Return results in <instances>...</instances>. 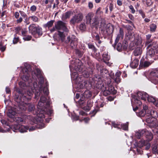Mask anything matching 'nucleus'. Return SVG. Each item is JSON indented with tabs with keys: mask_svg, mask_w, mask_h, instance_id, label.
<instances>
[{
	"mask_svg": "<svg viewBox=\"0 0 158 158\" xmlns=\"http://www.w3.org/2000/svg\"><path fill=\"white\" fill-rule=\"evenodd\" d=\"M32 76L33 78H35V76L36 77L39 81L38 85L36 82H35L33 83V87L30 86L29 87V90L27 91V94H24L23 91L20 90L19 89H17V92L19 93L18 96L16 95L14 98V100L16 102H20L21 104L20 106V107L23 110H25L26 107L24 106L23 104L26 103V102L31 100L33 93L35 91L37 92L35 94L34 98L38 99L39 98L40 93L38 91L41 90L44 87L43 85L44 82V79L42 75L40 70L38 69L36 70V71L33 72L32 73Z\"/></svg>",
	"mask_w": 158,
	"mask_h": 158,
	"instance_id": "1",
	"label": "nucleus"
},
{
	"mask_svg": "<svg viewBox=\"0 0 158 158\" xmlns=\"http://www.w3.org/2000/svg\"><path fill=\"white\" fill-rule=\"evenodd\" d=\"M129 9L131 10V12L132 14H134L135 12V10L134 9L133 6L132 5H130L129 6Z\"/></svg>",
	"mask_w": 158,
	"mask_h": 158,
	"instance_id": "60",
	"label": "nucleus"
},
{
	"mask_svg": "<svg viewBox=\"0 0 158 158\" xmlns=\"http://www.w3.org/2000/svg\"><path fill=\"white\" fill-rule=\"evenodd\" d=\"M114 48H116L117 50L118 51H120L122 49V45L121 43H118L117 45L114 44L113 46Z\"/></svg>",
	"mask_w": 158,
	"mask_h": 158,
	"instance_id": "34",
	"label": "nucleus"
},
{
	"mask_svg": "<svg viewBox=\"0 0 158 158\" xmlns=\"http://www.w3.org/2000/svg\"><path fill=\"white\" fill-rule=\"evenodd\" d=\"M156 28V26L155 24H152L150 26V31L152 32H155Z\"/></svg>",
	"mask_w": 158,
	"mask_h": 158,
	"instance_id": "35",
	"label": "nucleus"
},
{
	"mask_svg": "<svg viewBox=\"0 0 158 158\" xmlns=\"http://www.w3.org/2000/svg\"><path fill=\"white\" fill-rule=\"evenodd\" d=\"M16 113V110L14 108H11L8 110L7 114L9 117L13 118Z\"/></svg>",
	"mask_w": 158,
	"mask_h": 158,
	"instance_id": "15",
	"label": "nucleus"
},
{
	"mask_svg": "<svg viewBox=\"0 0 158 158\" xmlns=\"http://www.w3.org/2000/svg\"><path fill=\"white\" fill-rule=\"evenodd\" d=\"M46 101V98L45 97L41 96L37 106L38 111L37 112L35 111V113H34V115L38 117L37 118L38 120L39 118H40V121H42L43 118L45 117L44 113L45 112V109H46V107L48 106L47 104L46 106L45 104Z\"/></svg>",
	"mask_w": 158,
	"mask_h": 158,
	"instance_id": "2",
	"label": "nucleus"
},
{
	"mask_svg": "<svg viewBox=\"0 0 158 158\" xmlns=\"http://www.w3.org/2000/svg\"><path fill=\"white\" fill-rule=\"evenodd\" d=\"M143 135H144V133H143L142 130L139 131L136 133L135 135L136 137L138 139H139Z\"/></svg>",
	"mask_w": 158,
	"mask_h": 158,
	"instance_id": "36",
	"label": "nucleus"
},
{
	"mask_svg": "<svg viewBox=\"0 0 158 158\" xmlns=\"http://www.w3.org/2000/svg\"><path fill=\"white\" fill-rule=\"evenodd\" d=\"M22 78L23 80L26 81L29 79V77L28 75H27L26 74H24L22 77Z\"/></svg>",
	"mask_w": 158,
	"mask_h": 158,
	"instance_id": "49",
	"label": "nucleus"
},
{
	"mask_svg": "<svg viewBox=\"0 0 158 158\" xmlns=\"http://www.w3.org/2000/svg\"><path fill=\"white\" fill-rule=\"evenodd\" d=\"M152 151L154 154H158V145H154L152 148Z\"/></svg>",
	"mask_w": 158,
	"mask_h": 158,
	"instance_id": "38",
	"label": "nucleus"
},
{
	"mask_svg": "<svg viewBox=\"0 0 158 158\" xmlns=\"http://www.w3.org/2000/svg\"><path fill=\"white\" fill-rule=\"evenodd\" d=\"M88 6L89 9H91L93 7V3L91 2H89L88 4Z\"/></svg>",
	"mask_w": 158,
	"mask_h": 158,
	"instance_id": "62",
	"label": "nucleus"
},
{
	"mask_svg": "<svg viewBox=\"0 0 158 158\" xmlns=\"http://www.w3.org/2000/svg\"><path fill=\"white\" fill-rule=\"evenodd\" d=\"M45 112L44 113V115L45 114L47 113L48 115H50L52 114L53 112V110L51 109H48L47 110L46 108V109H45ZM44 115L45 116V115Z\"/></svg>",
	"mask_w": 158,
	"mask_h": 158,
	"instance_id": "43",
	"label": "nucleus"
},
{
	"mask_svg": "<svg viewBox=\"0 0 158 158\" xmlns=\"http://www.w3.org/2000/svg\"><path fill=\"white\" fill-rule=\"evenodd\" d=\"M142 52V50L139 48H135L134 51V53L135 56H137L140 55Z\"/></svg>",
	"mask_w": 158,
	"mask_h": 158,
	"instance_id": "26",
	"label": "nucleus"
},
{
	"mask_svg": "<svg viewBox=\"0 0 158 158\" xmlns=\"http://www.w3.org/2000/svg\"><path fill=\"white\" fill-rule=\"evenodd\" d=\"M155 54L154 50L152 48L149 49L147 52V55L150 57H152Z\"/></svg>",
	"mask_w": 158,
	"mask_h": 158,
	"instance_id": "27",
	"label": "nucleus"
},
{
	"mask_svg": "<svg viewBox=\"0 0 158 158\" xmlns=\"http://www.w3.org/2000/svg\"><path fill=\"white\" fill-rule=\"evenodd\" d=\"M54 20H51L48 22L46 24L44 25V27H45L49 28L52 26L53 25Z\"/></svg>",
	"mask_w": 158,
	"mask_h": 158,
	"instance_id": "32",
	"label": "nucleus"
},
{
	"mask_svg": "<svg viewBox=\"0 0 158 158\" xmlns=\"http://www.w3.org/2000/svg\"><path fill=\"white\" fill-rule=\"evenodd\" d=\"M86 23L89 24L93 27L97 28L100 23L101 19L97 16H94V14L92 12L89 13L85 16Z\"/></svg>",
	"mask_w": 158,
	"mask_h": 158,
	"instance_id": "3",
	"label": "nucleus"
},
{
	"mask_svg": "<svg viewBox=\"0 0 158 158\" xmlns=\"http://www.w3.org/2000/svg\"><path fill=\"white\" fill-rule=\"evenodd\" d=\"M101 9L100 7H98L96 11V14L100 15L102 14L103 12L101 10Z\"/></svg>",
	"mask_w": 158,
	"mask_h": 158,
	"instance_id": "55",
	"label": "nucleus"
},
{
	"mask_svg": "<svg viewBox=\"0 0 158 158\" xmlns=\"http://www.w3.org/2000/svg\"><path fill=\"white\" fill-rule=\"evenodd\" d=\"M153 127L152 131L154 133H156L158 134L157 132H155L154 130L156 131H158V120L157 119L155 120V122L152 124V127Z\"/></svg>",
	"mask_w": 158,
	"mask_h": 158,
	"instance_id": "19",
	"label": "nucleus"
},
{
	"mask_svg": "<svg viewBox=\"0 0 158 158\" xmlns=\"http://www.w3.org/2000/svg\"><path fill=\"white\" fill-rule=\"evenodd\" d=\"M83 15L81 13L75 15L71 19L70 21V24L74 25L76 23H80L83 19Z\"/></svg>",
	"mask_w": 158,
	"mask_h": 158,
	"instance_id": "10",
	"label": "nucleus"
},
{
	"mask_svg": "<svg viewBox=\"0 0 158 158\" xmlns=\"http://www.w3.org/2000/svg\"><path fill=\"white\" fill-rule=\"evenodd\" d=\"M31 38L32 37L31 36L27 35L25 36L23 38V39L25 41H29L31 39Z\"/></svg>",
	"mask_w": 158,
	"mask_h": 158,
	"instance_id": "45",
	"label": "nucleus"
},
{
	"mask_svg": "<svg viewBox=\"0 0 158 158\" xmlns=\"http://www.w3.org/2000/svg\"><path fill=\"white\" fill-rule=\"evenodd\" d=\"M143 133H144V135L145 136L148 141H151L153 138V135L150 131L146 129L142 130Z\"/></svg>",
	"mask_w": 158,
	"mask_h": 158,
	"instance_id": "14",
	"label": "nucleus"
},
{
	"mask_svg": "<svg viewBox=\"0 0 158 158\" xmlns=\"http://www.w3.org/2000/svg\"><path fill=\"white\" fill-rule=\"evenodd\" d=\"M88 46L89 48L92 49L94 52H95L96 51V49L93 45L89 44Z\"/></svg>",
	"mask_w": 158,
	"mask_h": 158,
	"instance_id": "47",
	"label": "nucleus"
},
{
	"mask_svg": "<svg viewBox=\"0 0 158 158\" xmlns=\"http://www.w3.org/2000/svg\"><path fill=\"white\" fill-rule=\"evenodd\" d=\"M151 64L150 62L147 61H144V62L140 61L139 66H143L144 67H148Z\"/></svg>",
	"mask_w": 158,
	"mask_h": 158,
	"instance_id": "28",
	"label": "nucleus"
},
{
	"mask_svg": "<svg viewBox=\"0 0 158 158\" xmlns=\"http://www.w3.org/2000/svg\"><path fill=\"white\" fill-rule=\"evenodd\" d=\"M30 18H29V17L28 18H26L24 20V22L26 23L27 25H28L30 23V22H29V19Z\"/></svg>",
	"mask_w": 158,
	"mask_h": 158,
	"instance_id": "57",
	"label": "nucleus"
},
{
	"mask_svg": "<svg viewBox=\"0 0 158 158\" xmlns=\"http://www.w3.org/2000/svg\"><path fill=\"white\" fill-rule=\"evenodd\" d=\"M89 73L85 70L82 72V75L84 77H89Z\"/></svg>",
	"mask_w": 158,
	"mask_h": 158,
	"instance_id": "48",
	"label": "nucleus"
},
{
	"mask_svg": "<svg viewBox=\"0 0 158 158\" xmlns=\"http://www.w3.org/2000/svg\"><path fill=\"white\" fill-rule=\"evenodd\" d=\"M23 18L21 17H20L19 18L16 20L17 23H20L23 21Z\"/></svg>",
	"mask_w": 158,
	"mask_h": 158,
	"instance_id": "63",
	"label": "nucleus"
},
{
	"mask_svg": "<svg viewBox=\"0 0 158 158\" xmlns=\"http://www.w3.org/2000/svg\"><path fill=\"white\" fill-rule=\"evenodd\" d=\"M29 18H30L33 22H37L38 21V18L35 15L30 16L29 17Z\"/></svg>",
	"mask_w": 158,
	"mask_h": 158,
	"instance_id": "42",
	"label": "nucleus"
},
{
	"mask_svg": "<svg viewBox=\"0 0 158 158\" xmlns=\"http://www.w3.org/2000/svg\"><path fill=\"white\" fill-rule=\"evenodd\" d=\"M145 141L144 140H141L139 141L138 143V146L140 148L142 147L145 144Z\"/></svg>",
	"mask_w": 158,
	"mask_h": 158,
	"instance_id": "40",
	"label": "nucleus"
},
{
	"mask_svg": "<svg viewBox=\"0 0 158 158\" xmlns=\"http://www.w3.org/2000/svg\"><path fill=\"white\" fill-rule=\"evenodd\" d=\"M22 70L24 74H27L28 73V70L26 68H22Z\"/></svg>",
	"mask_w": 158,
	"mask_h": 158,
	"instance_id": "53",
	"label": "nucleus"
},
{
	"mask_svg": "<svg viewBox=\"0 0 158 158\" xmlns=\"http://www.w3.org/2000/svg\"><path fill=\"white\" fill-rule=\"evenodd\" d=\"M28 29L29 32L33 35H35L36 33L39 35H41L42 34V29L36 27L34 24L30 25Z\"/></svg>",
	"mask_w": 158,
	"mask_h": 158,
	"instance_id": "9",
	"label": "nucleus"
},
{
	"mask_svg": "<svg viewBox=\"0 0 158 158\" xmlns=\"http://www.w3.org/2000/svg\"><path fill=\"white\" fill-rule=\"evenodd\" d=\"M147 118L146 119V121L149 124V126L152 127V124L154 122H155V120H156L155 118H151L150 116Z\"/></svg>",
	"mask_w": 158,
	"mask_h": 158,
	"instance_id": "23",
	"label": "nucleus"
},
{
	"mask_svg": "<svg viewBox=\"0 0 158 158\" xmlns=\"http://www.w3.org/2000/svg\"><path fill=\"white\" fill-rule=\"evenodd\" d=\"M19 13L21 15L24 17L25 18V17H27V14L24 12L22 11H19Z\"/></svg>",
	"mask_w": 158,
	"mask_h": 158,
	"instance_id": "58",
	"label": "nucleus"
},
{
	"mask_svg": "<svg viewBox=\"0 0 158 158\" xmlns=\"http://www.w3.org/2000/svg\"><path fill=\"white\" fill-rule=\"evenodd\" d=\"M103 59L104 60L108 61L110 59V56L108 55L107 52H105L102 55Z\"/></svg>",
	"mask_w": 158,
	"mask_h": 158,
	"instance_id": "30",
	"label": "nucleus"
},
{
	"mask_svg": "<svg viewBox=\"0 0 158 158\" xmlns=\"http://www.w3.org/2000/svg\"><path fill=\"white\" fill-rule=\"evenodd\" d=\"M138 11L139 13L141 15L143 18H144L145 17V15L142 10H139Z\"/></svg>",
	"mask_w": 158,
	"mask_h": 158,
	"instance_id": "64",
	"label": "nucleus"
},
{
	"mask_svg": "<svg viewBox=\"0 0 158 158\" xmlns=\"http://www.w3.org/2000/svg\"><path fill=\"white\" fill-rule=\"evenodd\" d=\"M37 118H38V117L37 116H36L35 117V119L37 120V122H39V123H38V124L35 126H32L31 127L28 126L29 128L28 130H29V131L31 132L35 130L36 129H41L44 127V124L43 123V120L42 121H40V118H39V120H38L37 119Z\"/></svg>",
	"mask_w": 158,
	"mask_h": 158,
	"instance_id": "11",
	"label": "nucleus"
},
{
	"mask_svg": "<svg viewBox=\"0 0 158 158\" xmlns=\"http://www.w3.org/2000/svg\"><path fill=\"white\" fill-rule=\"evenodd\" d=\"M112 126L114 127L120 128L121 126L120 123L118 124L115 123V122H112Z\"/></svg>",
	"mask_w": 158,
	"mask_h": 158,
	"instance_id": "44",
	"label": "nucleus"
},
{
	"mask_svg": "<svg viewBox=\"0 0 158 158\" xmlns=\"http://www.w3.org/2000/svg\"><path fill=\"white\" fill-rule=\"evenodd\" d=\"M147 111H144L143 110L140 111L138 113H137L136 114L137 116L140 117H144L145 114L147 115Z\"/></svg>",
	"mask_w": 158,
	"mask_h": 158,
	"instance_id": "29",
	"label": "nucleus"
},
{
	"mask_svg": "<svg viewBox=\"0 0 158 158\" xmlns=\"http://www.w3.org/2000/svg\"><path fill=\"white\" fill-rule=\"evenodd\" d=\"M66 42V43L70 42L71 48L73 49L75 48L77 45L78 39L74 35L69 36L67 37Z\"/></svg>",
	"mask_w": 158,
	"mask_h": 158,
	"instance_id": "8",
	"label": "nucleus"
},
{
	"mask_svg": "<svg viewBox=\"0 0 158 158\" xmlns=\"http://www.w3.org/2000/svg\"><path fill=\"white\" fill-rule=\"evenodd\" d=\"M54 0H45L44 3L45 4H47L49 2L50 4H52Z\"/></svg>",
	"mask_w": 158,
	"mask_h": 158,
	"instance_id": "61",
	"label": "nucleus"
},
{
	"mask_svg": "<svg viewBox=\"0 0 158 158\" xmlns=\"http://www.w3.org/2000/svg\"><path fill=\"white\" fill-rule=\"evenodd\" d=\"M87 106L89 107H91L92 106V102L91 100H89L87 102Z\"/></svg>",
	"mask_w": 158,
	"mask_h": 158,
	"instance_id": "59",
	"label": "nucleus"
},
{
	"mask_svg": "<svg viewBox=\"0 0 158 158\" xmlns=\"http://www.w3.org/2000/svg\"><path fill=\"white\" fill-rule=\"evenodd\" d=\"M147 100L148 102L153 103L156 106H158V101L153 97L148 96Z\"/></svg>",
	"mask_w": 158,
	"mask_h": 158,
	"instance_id": "21",
	"label": "nucleus"
},
{
	"mask_svg": "<svg viewBox=\"0 0 158 158\" xmlns=\"http://www.w3.org/2000/svg\"><path fill=\"white\" fill-rule=\"evenodd\" d=\"M55 27L57 30H62L67 32L69 31L66 27L65 23L61 21H59L55 23Z\"/></svg>",
	"mask_w": 158,
	"mask_h": 158,
	"instance_id": "13",
	"label": "nucleus"
},
{
	"mask_svg": "<svg viewBox=\"0 0 158 158\" xmlns=\"http://www.w3.org/2000/svg\"><path fill=\"white\" fill-rule=\"evenodd\" d=\"M79 28L81 30H85L86 28V26L85 23H81L80 25Z\"/></svg>",
	"mask_w": 158,
	"mask_h": 158,
	"instance_id": "46",
	"label": "nucleus"
},
{
	"mask_svg": "<svg viewBox=\"0 0 158 158\" xmlns=\"http://www.w3.org/2000/svg\"><path fill=\"white\" fill-rule=\"evenodd\" d=\"M89 82L88 81H85L82 84V87L88 88L90 86Z\"/></svg>",
	"mask_w": 158,
	"mask_h": 158,
	"instance_id": "33",
	"label": "nucleus"
},
{
	"mask_svg": "<svg viewBox=\"0 0 158 158\" xmlns=\"http://www.w3.org/2000/svg\"><path fill=\"white\" fill-rule=\"evenodd\" d=\"M152 35L150 34H148L146 35V39L148 40L146 43V44H148L150 43L149 41L148 40L150 39Z\"/></svg>",
	"mask_w": 158,
	"mask_h": 158,
	"instance_id": "56",
	"label": "nucleus"
},
{
	"mask_svg": "<svg viewBox=\"0 0 158 158\" xmlns=\"http://www.w3.org/2000/svg\"><path fill=\"white\" fill-rule=\"evenodd\" d=\"M37 9V7L35 5H33L30 8V10L32 12H34Z\"/></svg>",
	"mask_w": 158,
	"mask_h": 158,
	"instance_id": "51",
	"label": "nucleus"
},
{
	"mask_svg": "<svg viewBox=\"0 0 158 158\" xmlns=\"http://www.w3.org/2000/svg\"><path fill=\"white\" fill-rule=\"evenodd\" d=\"M92 93L89 90H85L83 94V96L86 98H88L91 97Z\"/></svg>",
	"mask_w": 158,
	"mask_h": 158,
	"instance_id": "24",
	"label": "nucleus"
},
{
	"mask_svg": "<svg viewBox=\"0 0 158 158\" xmlns=\"http://www.w3.org/2000/svg\"><path fill=\"white\" fill-rule=\"evenodd\" d=\"M11 129L14 132L19 131L21 133H24L27 132L28 130V126H25L20 124H15L12 125Z\"/></svg>",
	"mask_w": 158,
	"mask_h": 158,
	"instance_id": "6",
	"label": "nucleus"
},
{
	"mask_svg": "<svg viewBox=\"0 0 158 158\" xmlns=\"http://www.w3.org/2000/svg\"><path fill=\"white\" fill-rule=\"evenodd\" d=\"M31 100H29L28 101L26 102V103L23 104L24 106L26 107V109L25 110H23L22 109H21L20 107V106L21 104L22 103L21 102H16L18 104V106L19 108L22 111H25L27 109V106H28L27 110L29 112H32L34 111L35 109V106L34 104L32 103H28V102H29Z\"/></svg>",
	"mask_w": 158,
	"mask_h": 158,
	"instance_id": "12",
	"label": "nucleus"
},
{
	"mask_svg": "<svg viewBox=\"0 0 158 158\" xmlns=\"http://www.w3.org/2000/svg\"><path fill=\"white\" fill-rule=\"evenodd\" d=\"M109 88L110 94H115L116 93V90L114 89V88L111 85H110Z\"/></svg>",
	"mask_w": 158,
	"mask_h": 158,
	"instance_id": "37",
	"label": "nucleus"
},
{
	"mask_svg": "<svg viewBox=\"0 0 158 158\" xmlns=\"http://www.w3.org/2000/svg\"><path fill=\"white\" fill-rule=\"evenodd\" d=\"M15 119L17 121V123H18V124L21 125V124H23L25 123V121L21 118L17 117Z\"/></svg>",
	"mask_w": 158,
	"mask_h": 158,
	"instance_id": "31",
	"label": "nucleus"
},
{
	"mask_svg": "<svg viewBox=\"0 0 158 158\" xmlns=\"http://www.w3.org/2000/svg\"><path fill=\"white\" fill-rule=\"evenodd\" d=\"M143 110L144 111H150V110L148 109V106L146 105H143Z\"/></svg>",
	"mask_w": 158,
	"mask_h": 158,
	"instance_id": "54",
	"label": "nucleus"
},
{
	"mask_svg": "<svg viewBox=\"0 0 158 158\" xmlns=\"http://www.w3.org/2000/svg\"><path fill=\"white\" fill-rule=\"evenodd\" d=\"M58 37L60 39L61 41L62 42L63 41L65 40V35L64 34V32L58 31Z\"/></svg>",
	"mask_w": 158,
	"mask_h": 158,
	"instance_id": "25",
	"label": "nucleus"
},
{
	"mask_svg": "<svg viewBox=\"0 0 158 158\" xmlns=\"http://www.w3.org/2000/svg\"><path fill=\"white\" fill-rule=\"evenodd\" d=\"M124 36V33L123 29L122 28H120L119 34L118 35L117 37L116 38L114 44H116L117 43L120 39L121 38L123 39Z\"/></svg>",
	"mask_w": 158,
	"mask_h": 158,
	"instance_id": "16",
	"label": "nucleus"
},
{
	"mask_svg": "<svg viewBox=\"0 0 158 158\" xmlns=\"http://www.w3.org/2000/svg\"><path fill=\"white\" fill-rule=\"evenodd\" d=\"M128 123L123 124H120V128H122L123 130H127L128 129Z\"/></svg>",
	"mask_w": 158,
	"mask_h": 158,
	"instance_id": "41",
	"label": "nucleus"
},
{
	"mask_svg": "<svg viewBox=\"0 0 158 158\" xmlns=\"http://www.w3.org/2000/svg\"><path fill=\"white\" fill-rule=\"evenodd\" d=\"M139 60L136 59L134 60L130 64V66L133 69L136 68L138 65Z\"/></svg>",
	"mask_w": 158,
	"mask_h": 158,
	"instance_id": "22",
	"label": "nucleus"
},
{
	"mask_svg": "<svg viewBox=\"0 0 158 158\" xmlns=\"http://www.w3.org/2000/svg\"><path fill=\"white\" fill-rule=\"evenodd\" d=\"M148 95L146 92H144L139 91L137 93L136 96L134 98L132 101L134 103L138 106H141L142 104V102L140 101V99L145 101L147 98H148Z\"/></svg>",
	"mask_w": 158,
	"mask_h": 158,
	"instance_id": "5",
	"label": "nucleus"
},
{
	"mask_svg": "<svg viewBox=\"0 0 158 158\" xmlns=\"http://www.w3.org/2000/svg\"><path fill=\"white\" fill-rule=\"evenodd\" d=\"M73 14V12L71 11H69L66 12L64 14L62 15V19L64 20L67 19L69 18L71 15Z\"/></svg>",
	"mask_w": 158,
	"mask_h": 158,
	"instance_id": "20",
	"label": "nucleus"
},
{
	"mask_svg": "<svg viewBox=\"0 0 158 158\" xmlns=\"http://www.w3.org/2000/svg\"><path fill=\"white\" fill-rule=\"evenodd\" d=\"M79 47L80 48L82 49L83 50H84L85 49L86 47L85 45L84 42H83V43L81 42L80 45L79 46Z\"/></svg>",
	"mask_w": 158,
	"mask_h": 158,
	"instance_id": "50",
	"label": "nucleus"
},
{
	"mask_svg": "<svg viewBox=\"0 0 158 158\" xmlns=\"http://www.w3.org/2000/svg\"><path fill=\"white\" fill-rule=\"evenodd\" d=\"M102 31H106V32L108 35L112 34L114 31V28L110 23H108L106 24L105 23V21L103 19H101L100 23L98 27Z\"/></svg>",
	"mask_w": 158,
	"mask_h": 158,
	"instance_id": "4",
	"label": "nucleus"
},
{
	"mask_svg": "<svg viewBox=\"0 0 158 158\" xmlns=\"http://www.w3.org/2000/svg\"><path fill=\"white\" fill-rule=\"evenodd\" d=\"M19 86L21 88V89H20L19 88H16V91L17 89H19L20 90L23 91V93L24 94H25V93L27 94V92L26 93L24 91V90L26 89V88H27V87L26 85V84L23 81H20L19 83Z\"/></svg>",
	"mask_w": 158,
	"mask_h": 158,
	"instance_id": "18",
	"label": "nucleus"
},
{
	"mask_svg": "<svg viewBox=\"0 0 158 158\" xmlns=\"http://www.w3.org/2000/svg\"><path fill=\"white\" fill-rule=\"evenodd\" d=\"M147 116L148 117L150 116L152 118H156L158 116V114L156 111L153 110L148 111L147 112Z\"/></svg>",
	"mask_w": 158,
	"mask_h": 158,
	"instance_id": "17",
	"label": "nucleus"
},
{
	"mask_svg": "<svg viewBox=\"0 0 158 158\" xmlns=\"http://www.w3.org/2000/svg\"><path fill=\"white\" fill-rule=\"evenodd\" d=\"M46 86L44 87L43 90L44 94L45 95H48L49 94L48 90L47 87V86L48 85V83L46 82Z\"/></svg>",
	"mask_w": 158,
	"mask_h": 158,
	"instance_id": "39",
	"label": "nucleus"
},
{
	"mask_svg": "<svg viewBox=\"0 0 158 158\" xmlns=\"http://www.w3.org/2000/svg\"><path fill=\"white\" fill-rule=\"evenodd\" d=\"M6 48L5 46H3L2 43H0V50L3 52L5 51Z\"/></svg>",
	"mask_w": 158,
	"mask_h": 158,
	"instance_id": "52",
	"label": "nucleus"
},
{
	"mask_svg": "<svg viewBox=\"0 0 158 158\" xmlns=\"http://www.w3.org/2000/svg\"><path fill=\"white\" fill-rule=\"evenodd\" d=\"M109 86L110 85H106L104 86L103 83H98L96 85L97 88L101 89L103 95L106 96L110 94Z\"/></svg>",
	"mask_w": 158,
	"mask_h": 158,
	"instance_id": "7",
	"label": "nucleus"
}]
</instances>
